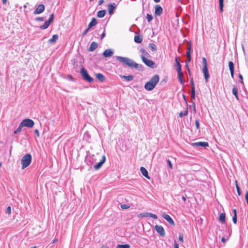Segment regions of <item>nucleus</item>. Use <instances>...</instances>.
I'll use <instances>...</instances> for the list:
<instances>
[{
    "instance_id": "nucleus-44",
    "label": "nucleus",
    "mask_w": 248,
    "mask_h": 248,
    "mask_svg": "<svg viewBox=\"0 0 248 248\" xmlns=\"http://www.w3.org/2000/svg\"><path fill=\"white\" fill-rule=\"evenodd\" d=\"M238 78H240V82L242 83L243 85H244V82H243V76L241 74H239L238 75Z\"/></svg>"
},
{
    "instance_id": "nucleus-21",
    "label": "nucleus",
    "mask_w": 248,
    "mask_h": 248,
    "mask_svg": "<svg viewBox=\"0 0 248 248\" xmlns=\"http://www.w3.org/2000/svg\"><path fill=\"white\" fill-rule=\"evenodd\" d=\"M97 24V20L95 19V18L93 17L91 21L89 23L88 27V29H90L91 28H92L93 26H94Z\"/></svg>"
},
{
    "instance_id": "nucleus-35",
    "label": "nucleus",
    "mask_w": 248,
    "mask_h": 248,
    "mask_svg": "<svg viewBox=\"0 0 248 248\" xmlns=\"http://www.w3.org/2000/svg\"><path fill=\"white\" fill-rule=\"evenodd\" d=\"M130 246L129 244L118 245L116 248H130Z\"/></svg>"
},
{
    "instance_id": "nucleus-56",
    "label": "nucleus",
    "mask_w": 248,
    "mask_h": 248,
    "mask_svg": "<svg viewBox=\"0 0 248 248\" xmlns=\"http://www.w3.org/2000/svg\"><path fill=\"white\" fill-rule=\"evenodd\" d=\"M104 2V0H99L98 1V5H101Z\"/></svg>"
},
{
    "instance_id": "nucleus-15",
    "label": "nucleus",
    "mask_w": 248,
    "mask_h": 248,
    "mask_svg": "<svg viewBox=\"0 0 248 248\" xmlns=\"http://www.w3.org/2000/svg\"><path fill=\"white\" fill-rule=\"evenodd\" d=\"M192 145L194 146H202L203 147H205L208 146L209 144L207 142L199 141L192 143Z\"/></svg>"
},
{
    "instance_id": "nucleus-31",
    "label": "nucleus",
    "mask_w": 248,
    "mask_h": 248,
    "mask_svg": "<svg viewBox=\"0 0 248 248\" xmlns=\"http://www.w3.org/2000/svg\"><path fill=\"white\" fill-rule=\"evenodd\" d=\"M134 41L137 43H140L142 41V36L136 35L134 37Z\"/></svg>"
},
{
    "instance_id": "nucleus-22",
    "label": "nucleus",
    "mask_w": 248,
    "mask_h": 248,
    "mask_svg": "<svg viewBox=\"0 0 248 248\" xmlns=\"http://www.w3.org/2000/svg\"><path fill=\"white\" fill-rule=\"evenodd\" d=\"M120 77L122 78L125 79V80H126L127 81H130L134 79V76L133 75H129V76L121 75Z\"/></svg>"
},
{
    "instance_id": "nucleus-47",
    "label": "nucleus",
    "mask_w": 248,
    "mask_h": 248,
    "mask_svg": "<svg viewBox=\"0 0 248 248\" xmlns=\"http://www.w3.org/2000/svg\"><path fill=\"white\" fill-rule=\"evenodd\" d=\"M167 162L168 165L169 166L170 168L172 169V164L171 162L170 161V160H169V159H168L167 160Z\"/></svg>"
},
{
    "instance_id": "nucleus-3",
    "label": "nucleus",
    "mask_w": 248,
    "mask_h": 248,
    "mask_svg": "<svg viewBox=\"0 0 248 248\" xmlns=\"http://www.w3.org/2000/svg\"><path fill=\"white\" fill-rule=\"evenodd\" d=\"M31 159L32 157L31 154H28L24 155L21 160L22 169H24L29 166L31 162Z\"/></svg>"
},
{
    "instance_id": "nucleus-17",
    "label": "nucleus",
    "mask_w": 248,
    "mask_h": 248,
    "mask_svg": "<svg viewBox=\"0 0 248 248\" xmlns=\"http://www.w3.org/2000/svg\"><path fill=\"white\" fill-rule=\"evenodd\" d=\"M140 170L142 174L148 179H150V177L148 175V172L147 170L143 167H141L140 168Z\"/></svg>"
},
{
    "instance_id": "nucleus-25",
    "label": "nucleus",
    "mask_w": 248,
    "mask_h": 248,
    "mask_svg": "<svg viewBox=\"0 0 248 248\" xmlns=\"http://www.w3.org/2000/svg\"><path fill=\"white\" fill-rule=\"evenodd\" d=\"M175 66H176V71L182 70L181 65L178 60L177 57L175 58Z\"/></svg>"
},
{
    "instance_id": "nucleus-42",
    "label": "nucleus",
    "mask_w": 248,
    "mask_h": 248,
    "mask_svg": "<svg viewBox=\"0 0 248 248\" xmlns=\"http://www.w3.org/2000/svg\"><path fill=\"white\" fill-rule=\"evenodd\" d=\"M121 207L122 209H128L130 207V206L127 204H122L121 205Z\"/></svg>"
},
{
    "instance_id": "nucleus-20",
    "label": "nucleus",
    "mask_w": 248,
    "mask_h": 248,
    "mask_svg": "<svg viewBox=\"0 0 248 248\" xmlns=\"http://www.w3.org/2000/svg\"><path fill=\"white\" fill-rule=\"evenodd\" d=\"M177 72L178 73L179 81H180L181 84L183 85L184 83V81L183 79V74L182 72V70L178 71Z\"/></svg>"
},
{
    "instance_id": "nucleus-51",
    "label": "nucleus",
    "mask_w": 248,
    "mask_h": 248,
    "mask_svg": "<svg viewBox=\"0 0 248 248\" xmlns=\"http://www.w3.org/2000/svg\"><path fill=\"white\" fill-rule=\"evenodd\" d=\"M223 5L224 4H219V10L221 12H223Z\"/></svg>"
},
{
    "instance_id": "nucleus-33",
    "label": "nucleus",
    "mask_w": 248,
    "mask_h": 248,
    "mask_svg": "<svg viewBox=\"0 0 248 248\" xmlns=\"http://www.w3.org/2000/svg\"><path fill=\"white\" fill-rule=\"evenodd\" d=\"M23 127H24L23 125H22V123H20L18 128L14 131V133L15 134H16L19 133L20 132H21L22 128Z\"/></svg>"
},
{
    "instance_id": "nucleus-40",
    "label": "nucleus",
    "mask_w": 248,
    "mask_h": 248,
    "mask_svg": "<svg viewBox=\"0 0 248 248\" xmlns=\"http://www.w3.org/2000/svg\"><path fill=\"white\" fill-rule=\"evenodd\" d=\"M54 14H52L51 15H50L49 18L48 20H47L50 24L53 22V21L54 20Z\"/></svg>"
},
{
    "instance_id": "nucleus-62",
    "label": "nucleus",
    "mask_w": 248,
    "mask_h": 248,
    "mask_svg": "<svg viewBox=\"0 0 248 248\" xmlns=\"http://www.w3.org/2000/svg\"><path fill=\"white\" fill-rule=\"evenodd\" d=\"M224 0H219V4H223Z\"/></svg>"
},
{
    "instance_id": "nucleus-37",
    "label": "nucleus",
    "mask_w": 248,
    "mask_h": 248,
    "mask_svg": "<svg viewBox=\"0 0 248 248\" xmlns=\"http://www.w3.org/2000/svg\"><path fill=\"white\" fill-rule=\"evenodd\" d=\"M140 52L144 54L146 56L149 57L150 55L148 52L144 48H141L140 50Z\"/></svg>"
},
{
    "instance_id": "nucleus-50",
    "label": "nucleus",
    "mask_w": 248,
    "mask_h": 248,
    "mask_svg": "<svg viewBox=\"0 0 248 248\" xmlns=\"http://www.w3.org/2000/svg\"><path fill=\"white\" fill-rule=\"evenodd\" d=\"M6 212L8 214H10L11 213V208L10 206H8L7 208Z\"/></svg>"
},
{
    "instance_id": "nucleus-16",
    "label": "nucleus",
    "mask_w": 248,
    "mask_h": 248,
    "mask_svg": "<svg viewBox=\"0 0 248 248\" xmlns=\"http://www.w3.org/2000/svg\"><path fill=\"white\" fill-rule=\"evenodd\" d=\"M229 67L230 70L231 77L233 78H234V64L232 62L230 61L229 62Z\"/></svg>"
},
{
    "instance_id": "nucleus-46",
    "label": "nucleus",
    "mask_w": 248,
    "mask_h": 248,
    "mask_svg": "<svg viewBox=\"0 0 248 248\" xmlns=\"http://www.w3.org/2000/svg\"><path fill=\"white\" fill-rule=\"evenodd\" d=\"M90 29H88V27L82 32V36L84 37L85 36Z\"/></svg>"
},
{
    "instance_id": "nucleus-57",
    "label": "nucleus",
    "mask_w": 248,
    "mask_h": 248,
    "mask_svg": "<svg viewBox=\"0 0 248 248\" xmlns=\"http://www.w3.org/2000/svg\"><path fill=\"white\" fill-rule=\"evenodd\" d=\"M183 114H184V115H185V116H186L187 115V114H188V108H186V110L184 111Z\"/></svg>"
},
{
    "instance_id": "nucleus-32",
    "label": "nucleus",
    "mask_w": 248,
    "mask_h": 248,
    "mask_svg": "<svg viewBox=\"0 0 248 248\" xmlns=\"http://www.w3.org/2000/svg\"><path fill=\"white\" fill-rule=\"evenodd\" d=\"M149 47L153 51H156L157 50V47H156V45L153 43H150L149 44Z\"/></svg>"
},
{
    "instance_id": "nucleus-29",
    "label": "nucleus",
    "mask_w": 248,
    "mask_h": 248,
    "mask_svg": "<svg viewBox=\"0 0 248 248\" xmlns=\"http://www.w3.org/2000/svg\"><path fill=\"white\" fill-rule=\"evenodd\" d=\"M50 23L47 20L46 21L43 25H41L40 27V28L41 29V30H45L46 29H47L49 26L50 25Z\"/></svg>"
},
{
    "instance_id": "nucleus-6",
    "label": "nucleus",
    "mask_w": 248,
    "mask_h": 248,
    "mask_svg": "<svg viewBox=\"0 0 248 248\" xmlns=\"http://www.w3.org/2000/svg\"><path fill=\"white\" fill-rule=\"evenodd\" d=\"M22 125L23 126L31 128L32 127L34 124V123L33 120L30 119H25L23 120L21 122Z\"/></svg>"
},
{
    "instance_id": "nucleus-36",
    "label": "nucleus",
    "mask_w": 248,
    "mask_h": 248,
    "mask_svg": "<svg viewBox=\"0 0 248 248\" xmlns=\"http://www.w3.org/2000/svg\"><path fill=\"white\" fill-rule=\"evenodd\" d=\"M146 18L148 22H150L153 19L152 15L149 14H147Z\"/></svg>"
},
{
    "instance_id": "nucleus-34",
    "label": "nucleus",
    "mask_w": 248,
    "mask_h": 248,
    "mask_svg": "<svg viewBox=\"0 0 248 248\" xmlns=\"http://www.w3.org/2000/svg\"><path fill=\"white\" fill-rule=\"evenodd\" d=\"M151 214H152L151 213L144 212V213H141L140 215V217H151Z\"/></svg>"
},
{
    "instance_id": "nucleus-61",
    "label": "nucleus",
    "mask_w": 248,
    "mask_h": 248,
    "mask_svg": "<svg viewBox=\"0 0 248 248\" xmlns=\"http://www.w3.org/2000/svg\"><path fill=\"white\" fill-rule=\"evenodd\" d=\"M57 241H58V239H57V238H55V239L52 241V244L55 243H56Z\"/></svg>"
},
{
    "instance_id": "nucleus-58",
    "label": "nucleus",
    "mask_w": 248,
    "mask_h": 248,
    "mask_svg": "<svg viewBox=\"0 0 248 248\" xmlns=\"http://www.w3.org/2000/svg\"><path fill=\"white\" fill-rule=\"evenodd\" d=\"M183 98H184L186 103V104H187V100H186V96L184 94H183Z\"/></svg>"
},
{
    "instance_id": "nucleus-63",
    "label": "nucleus",
    "mask_w": 248,
    "mask_h": 248,
    "mask_svg": "<svg viewBox=\"0 0 248 248\" xmlns=\"http://www.w3.org/2000/svg\"><path fill=\"white\" fill-rule=\"evenodd\" d=\"M101 248H109L108 246L103 245L101 246Z\"/></svg>"
},
{
    "instance_id": "nucleus-64",
    "label": "nucleus",
    "mask_w": 248,
    "mask_h": 248,
    "mask_svg": "<svg viewBox=\"0 0 248 248\" xmlns=\"http://www.w3.org/2000/svg\"><path fill=\"white\" fill-rule=\"evenodd\" d=\"M221 241H222V242H224H224H225V241H226V239H225V238H224V237L222 238V239H221Z\"/></svg>"
},
{
    "instance_id": "nucleus-14",
    "label": "nucleus",
    "mask_w": 248,
    "mask_h": 248,
    "mask_svg": "<svg viewBox=\"0 0 248 248\" xmlns=\"http://www.w3.org/2000/svg\"><path fill=\"white\" fill-rule=\"evenodd\" d=\"M162 217L165 218L170 225L172 226L175 225V223L172 218L168 214H164Z\"/></svg>"
},
{
    "instance_id": "nucleus-48",
    "label": "nucleus",
    "mask_w": 248,
    "mask_h": 248,
    "mask_svg": "<svg viewBox=\"0 0 248 248\" xmlns=\"http://www.w3.org/2000/svg\"><path fill=\"white\" fill-rule=\"evenodd\" d=\"M35 20L37 21H42L44 20V17H38L36 18Z\"/></svg>"
},
{
    "instance_id": "nucleus-18",
    "label": "nucleus",
    "mask_w": 248,
    "mask_h": 248,
    "mask_svg": "<svg viewBox=\"0 0 248 248\" xmlns=\"http://www.w3.org/2000/svg\"><path fill=\"white\" fill-rule=\"evenodd\" d=\"M98 45V44L97 43H96L95 42H93L91 44V45H90L89 48H88V50L89 51H93L97 47Z\"/></svg>"
},
{
    "instance_id": "nucleus-60",
    "label": "nucleus",
    "mask_w": 248,
    "mask_h": 248,
    "mask_svg": "<svg viewBox=\"0 0 248 248\" xmlns=\"http://www.w3.org/2000/svg\"><path fill=\"white\" fill-rule=\"evenodd\" d=\"M183 115H184V114H183V112L182 111L180 112L179 113V117H182Z\"/></svg>"
},
{
    "instance_id": "nucleus-54",
    "label": "nucleus",
    "mask_w": 248,
    "mask_h": 248,
    "mask_svg": "<svg viewBox=\"0 0 248 248\" xmlns=\"http://www.w3.org/2000/svg\"><path fill=\"white\" fill-rule=\"evenodd\" d=\"M151 217H152V218H153L155 219H156L157 218V216L156 215L152 214V213L151 214Z\"/></svg>"
},
{
    "instance_id": "nucleus-39",
    "label": "nucleus",
    "mask_w": 248,
    "mask_h": 248,
    "mask_svg": "<svg viewBox=\"0 0 248 248\" xmlns=\"http://www.w3.org/2000/svg\"><path fill=\"white\" fill-rule=\"evenodd\" d=\"M190 85H191V90H195L194 83V81H193V78H191L190 79Z\"/></svg>"
},
{
    "instance_id": "nucleus-1",
    "label": "nucleus",
    "mask_w": 248,
    "mask_h": 248,
    "mask_svg": "<svg viewBox=\"0 0 248 248\" xmlns=\"http://www.w3.org/2000/svg\"><path fill=\"white\" fill-rule=\"evenodd\" d=\"M115 57L117 60L124 65H125L130 68L137 69L140 71L142 70V65L141 64H139L129 58L119 56H116Z\"/></svg>"
},
{
    "instance_id": "nucleus-8",
    "label": "nucleus",
    "mask_w": 248,
    "mask_h": 248,
    "mask_svg": "<svg viewBox=\"0 0 248 248\" xmlns=\"http://www.w3.org/2000/svg\"><path fill=\"white\" fill-rule=\"evenodd\" d=\"M156 231L161 236H164L165 235V232L162 226L155 225V226Z\"/></svg>"
},
{
    "instance_id": "nucleus-27",
    "label": "nucleus",
    "mask_w": 248,
    "mask_h": 248,
    "mask_svg": "<svg viewBox=\"0 0 248 248\" xmlns=\"http://www.w3.org/2000/svg\"><path fill=\"white\" fill-rule=\"evenodd\" d=\"M232 92L233 94L235 96V97L237 99V100H238L239 98H238V89L235 86H233V88L232 90Z\"/></svg>"
},
{
    "instance_id": "nucleus-7",
    "label": "nucleus",
    "mask_w": 248,
    "mask_h": 248,
    "mask_svg": "<svg viewBox=\"0 0 248 248\" xmlns=\"http://www.w3.org/2000/svg\"><path fill=\"white\" fill-rule=\"evenodd\" d=\"M141 58L142 59V62L147 66H148V67H151V68L154 67V65H155V62L152 60L148 59L143 55H141Z\"/></svg>"
},
{
    "instance_id": "nucleus-59",
    "label": "nucleus",
    "mask_w": 248,
    "mask_h": 248,
    "mask_svg": "<svg viewBox=\"0 0 248 248\" xmlns=\"http://www.w3.org/2000/svg\"><path fill=\"white\" fill-rule=\"evenodd\" d=\"M174 248H179L178 244L176 242H175L174 243Z\"/></svg>"
},
{
    "instance_id": "nucleus-10",
    "label": "nucleus",
    "mask_w": 248,
    "mask_h": 248,
    "mask_svg": "<svg viewBox=\"0 0 248 248\" xmlns=\"http://www.w3.org/2000/svg\"><path fill=\"white\" fill-rule=\"evenodd\" d=\"M106 161V156L105 155H103L102 157L101 160L99 162L93 166V168L95 170H99L102 166V165L105 163Z\"/></svg>"
},
{
    "instance_id": "nucleus-55",
    "label": "nucleus",
    "mask_w": 248,
    "mask_h": 248,
    "mask_svg": "<svg viewBox=\"0 0 248 248\" xmlns=\"http://www.w3.org/2000/svg\"><path fill=\"white\" fill-rule=\"evenodd\" d=\"M245 199H246V202H248V191L246 193Z\"/></svg>"
},
{
    "instance_id": "nucleus-53",
    "label": "nucleus",
    "mask_w": 248,
    "mask_h": 248,
    "mask_svg": "<svg viewBox=\"0 0 248 248\" xmlns=\"http://www.w3.org/2000/svg\"><path fill=\"white\" fill-rule=\"evenodd\" d=\"M34 132L38 137H39L40 136L39 131L38 129L35 130Z\"/></svg>"
},
{
    "instance_id": "nucleus-23",
    "label": "nucleus",
    "mask_w": 248,
    "mask_h": 248,
    "mask_svg": "<svg viewBox=\"0 0 248 248\" xmlns=\"http://www.w3.org/2000/svg\"><path fill=\"white\" fill-rule=\"evenodd\" d=\"M59 36L57 34H54L52 37L48 40L49 44H53L55 43L58 39Z\"/></svg>"
},
{
    "instance_id": "nucleus-19",
    "label": "nucleus",
    "mask_w": 248,
    "mask_h": 248,
    "mask_svg": "<svg viewBox=\"0 0 248 248\" xmlns=\"http://www.w3.org/2000/svg\"><path fill=\"white\" fill-rule=\"evenodd\" d=\"M115 7L116 4L115 3H111L108 5V13L109 15H112L113 14V11Z\"/></svg>"
},
{
    "instance_id": "nucleus-4",
    "label": "nucleus",
    "mask_w": 248,
    "mask_h": 248,
    "mask_svg": "<svg viewBox=\"0 0 248 248\" xmlns=\"http://www.w3.org/2000/svg\"><path fill=\"white\" fill-rule=\"evenodd\" d=\"M80 74L83 79L88 81L89 83H92L94 79L92 78L88 73L87 71L84 67H82L80 70Z\"/></svg>"
},
{
    "instance_id": "nucleus-12",
    "label": "nucleus",
    "mask_w": 248,
    "mask_h": 248,
    "mask_svg": "<svg viewBox=\"0 0 248 248\" xmlns=\"http://www.w3.org/2000/svg\"><path fill=\"white\" fill-rule=\"evenodd\" d=\"M114 54V51L112 49L109 48L106 49L103 53V55L105 58L110 57Z\"/></svg>"
},
{
    "instance_id": "nucleus-11",
    "label": "nucleus",
    "mask_w": 248,
    "mask_h": 248,
    "mask_svg": "<svg viewBox=\"0 0 248 248\" xmlns=\"http://www.w3.org/2000/svg\"><path fill=\"white\" fill-rule=\"evenodd\" d=\"M163 12V8L159 5H156L155 7V16H160Z\"/></svg>"
},
{
    "instance_id": "nucleus-30",
    "label": "nucleus",
    "mask_w": 248,
    "mask_h": 248,
    "mask_svg": "<svg viewBox=\"0 0 248 248\" xmlns=\"http://www.w3.org/2000/svg\"><path fill=\"white\" fill-rule=\"evenodd\" d=\"M233 216L232 217V221L234 224L237 223V211L236 209L233 210Z\"/></svg>"
},
{
    "instance_id": "nucleus-13",
    "label": "nucleus",
    "mask_w": 248,
    "mask_h": 248,
    "mask_svg": "<svg viewBox=\"0 0 248 248\" xmlns=\"http://www.w3.org/2000/svg\"><path fill=\"white\" fill-rule=\"evenodd\" d=\"M191 49V45H189L187 48V51H186V56H187V61H186V66L187 67V70L189 71V69L188 67V62H190L191 61V56H190V52Z\"/></svg>"
},
{
    "instance_id": "nucleus-52",
    "label": "nucleus",
    "mask_w": 248,
    "mask_h": 248,
    "mask_svg": "<svg viewBox=\"0 0 248 248\" xmlns=\"http://www.w3.org/2000/svg\"><path fill=\"white\" fill-rule=\"evenodd\" d=\"M105 35H106V33H105V31H104L101 35L100 39L102 40L105 37Z\"/></svg>"
},
{
    "instance_id": "nucleus-24",
    "label": "nucleus",
    "mask_w": 248,
    "mask_h": 248,
    "mask_svg": "<svg viewBox=\"0 0 248 248\" xmlns=\"http://www.w3.org/2000/svg\"><path fill=\"white\" fill-rule=\"evenodd\" d=\"M106 14V10H100L97 12V16L99 18H102L105 16Z\"/></svg>"
},
{
    "instance_id": "nucleus-49",
    "label": "nucleus",
    "mask_w": 248,
    "mask_h": 248,
    "mask_svg": "<svg viewBox=\"0 0 248 248\" xmlns=\"http://www.w3.org/2000/svg\"><path fill=\"white\" fill-rule=\"evenodd\" d=\"M179 240L181 242H183V235L182 234H180L179 235Z\"/></svg>"
},
{
    "instance_id": "nucleus-26",
    "label": "nucleus",
    "mask_w": 248,
    "mask_h": 248,
    "mask_svg": "<svg viewBox=\"0 0 248 248\" xmlns=\"http://www.w3.org/2000/svg\"><path fill=\"white\" fill-rule=\"evenodd\" d=\"M96 78L100 81V82H103L105 79V78L104 76L101 73H98L95 75Z\"/></svg>"
},
{
    "instance_id": "nucleus-43",
    "label": "nucleus",
    "mask_w": 248,
    "mask_h": 248,
    "mask_svg": "<svg viewBox=\"0 0 248 248\" xmlns=\"http://www.w3.org/2000/svg\"><path fill=\"white\" fill-rule=\"evenodd\" d=\"M195 125H196L197 129H199L200 128V123H199V121L198 119L196 120Z\"/></svg>"
},
{
    "instance_id": "nucleus-2",
    "label": "nucleus",
    "mask_w": 248,
    "mask_h": 248,
    "mask_svg": "<svg viewBox=\"0 0 248 248\" xmlns=\"http://www.w3.org/2000/svg\"><path fill=\"white\" fill-rule=\"evenodd\" d=\"M159 80V76L158 75H155L152 77L149 81L147 82L145 85L144 88L147 91L153 90L158 82Z\"/></svg>"
},
{
    "instance_id": "nucleus-38",
    "label": "nucleus",
    "mask_w": 248,
    "mask_h": 248,
    "mask_svg": "<svg viewBox=\"0 0 248 248\" xmlns=\"http://www.w3.org/2000/svg\"><path fill=\"white\" fill-rule=\"evenodd\" d=\"M235 183H236V189H237V192L238 193V195H241V190H240V188L237 184V181H235Z\"/></svg>"
},
{
    "instance_id": "nucleus-28",
    "label": "nucleus",
    "mask_w": 248,
    "mask_h": 248,
    "mask_svg": "<svg viewBox=\"0 0 248 248\" xmlns=\"http://www.w3.org/2000/svg\"><path fill=\"white\" fill-rule=\"evenodd\" d=\"M219 220L222 223H224L225 222V213H221L219 215Z\"/></svg>"
},
{
    "instance_id": "nucleus-45",
    "label": "nucleus",
    "mask_w": 248,
    "mask_h": 248,
    "mask_svg": "<svg viewBox=\"0 0 248 248\" xmlns=\"http://www.w3.org/2000/svg\"><path fill=\"white\" fill-rule=\"evenodd\" d=\"M191 103H192V106L193 107V111L195 113H196V109L195 104L193 101H192Z\"/></svg>"
},
{
    "instance_id": "nucleus-41",
    "label": "nucleus",
    "mask_w": 248,
    "mask_h": 248,
    "mask_svg": "<svg viewBox=\"0 0 248 248\" xmlns=\"http://www.w3.org/2000/svg\"><path fill=\"white\" fill-rule=\"evenodd\" d=\"M191 96L192 99H195V90L191 91Z\"/></svg>"
},
{
    "instance_id": "nucleus-5",
    "label": "nucleus",
    "mask_w": 248,
    "mask_h": 248,
    "mask_svg": "<svg viewBox=\"0 0 248 248\" xmlns=\"http://www.w3.org/2000/svg\"><path fill=\"white\" fill-rule=\"evenodd\" d=\"M202 64H203V68L202 72L204 74V78L205 79L206 82L208 81V79L210 77V75L208 72V68H207V64L206 59L205 58H202Z\"/></svg>"
},
{
    "instance_id": "nucleus-9",
    "label": "nucleus",
    "mask_w": 248,
    "mask_h": 248,
    "mask_svg": "<svg viewBox=\"0 0 248 248\" xmlns=\"http://www.w3.org/2000/svg\"><path fill=\"white\" fill-rule=\"evenodd\" d=\"M45 7L44 5H43L42 4H39L33 11V14L34 15H38V14H41L45 10Z\"/></svg>"
}]
</instances>
